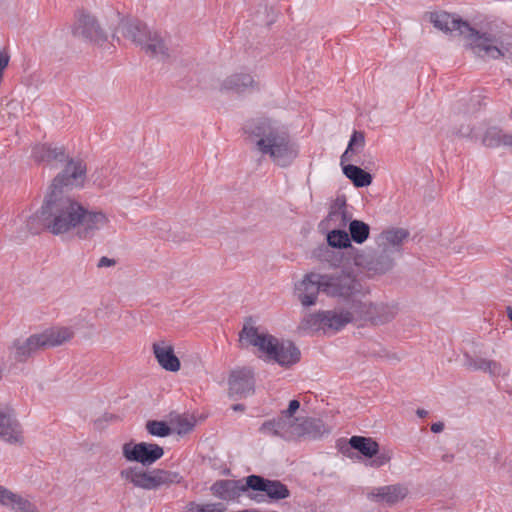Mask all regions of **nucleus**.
<instances>
[{
  "label": "nucleus",
  "mask_w": 512,
  "mask_h": 512,
  "mask_svg": "<svg viewBox=\"0 0 512 512\" xmlns=\"http://www.w3.org/2000/svg\"><path fill=\"white\" fill-rule=\"evenodd\" d=\"M365 146V136L361 131H354L350 137L347 149L340 157V163L343 167L344 175L352 181L355 187H367L372 183V176L362 168L346 164L353 161L352 156L362 152Z\"/></svg>",
  "instance_id": "obj_7"
},
{
  "label": "nucleus",
  "mask_w": 512,
  "mask_h": 512,
  "mask_svg": "<svg viewBox=\"0 0 512 512\" xmlns=\"http://www.w3.org/2000/svg\"><path fill=\"white\" fill-rule=\"evenodd\" d=\"M409 236L407 230L402 228H393L383 231L378 239V244L384 249L385 253H397L403 241Z\"/></svg>",
  "instance_id": "obj_24"
},
{
  "label": "nucleus",
  "mask_w": 512,
  "mask_h": 512,
  "mask_svg": "<svg viewBox=\"0 0 512 512\" xmlns=\"http://www.w3.org/2000/svg\"><path fill=\"white\" fill-rule=\"evenodd\" d=\"M349 444L353 449L368 458H372L379 451L378 443L372 438L352 436L349 440Z\"/></svg>",
  "instance_id": "obj_33"
},
{
  "label": "nucleus",
  "mask_w": 512,
  "mask_h": 512,
  "mask_svg": "<svg viewBox=\"0 0 512 512\" xmlns=\"http://www.w3.org/2000/svg\"><path fill=\"white\" fill-rule=\"evenodd\" d=\"M507 315H508V318L512 321V307L507 308Z\"/></svg>",
  "instance_id": "obj_53"
},
{
  "label": "nucleus",
  "mask_w": 512,
  "mask_h": 512,
  "mask_svg": "<svg viewBox=\"0 0 512 512\" xmlns=\"http://www.w3.org/2000/svg\"><path fill=\"white\" fill-rule=\"evenodd\" d=\"M79 224L75 231L76 237L81 240L94 238L99 231L104 229L110 222L108 215L101 210H89L82 205Z\"/></svg>",
  "instance_id": "obj_11"
},
{
  "label": "nucleus",
  "mask_w": 512,
  "mask_h": 512,
  "mask_svg": "<svg viewBox=\"0 0 512 512\" xmlns=\"http://www.w3.org/2000/svg\"><path fill=\"white\" fill-rule=\"evenodd\" d=\"M299 408L300 402L294 399L289 402L288 408L283 410L281 413H284L288 416H295V413Z\"/></svg>",
  "instance_id": "obj_44"
},
{
  "label": "nucleus",
  "mask_w": 512,
  "mask_h": 512,
  "mask_svg": "<svg viewBox=\"0 0 512 512\" xmlns=\"http://www.w3.org/2000/svg\"><path fill=\"white\" fill-rule=\"evenodd\" d=\"M350 218L351 216L347 211L345 199L343 197H338L334 204L331 206L329 214L323 223L327 227H331L333 229H341L347 225L348 221H350Z\"/></svg>",
  "instance_id": "obj_25"
},
{
  "label": "nucleus",
  "mask_w": 512,
  "mask_h": 512,
  "mask_svg": "<svg viewBox=\"0 0 512 512\" xmlns=\"http://www.w3.org/2000/svg\"><path fill=\"white\" fill-rule=\"evenodd\" d=\"M394 254L395 253H385L382 248V252L377 256L374 260L368 262L366 267L368 270L374 271L376 273H386L394 266Z\"/></svg>",
  "instance_id": "obj_34"
},
{
  "label": "nucleus",
  "mask_w": 512,
  "mask_h": 512,
  "mask_svg": "<svg viewBox=\"0 0 512 512\" xmlns=\"http://www.w3.org/2000/svg\"><path fill=\"white\" fill-rule=\"evenodd\" d=\"M482 143L488 148H496L501 145H507L512 147V134L505 135L497 127L488 128L482 138Z\"/></svg>",
  "instance_id": "obj_32"
},
{
  "label": "nucleus",
  "mask_w": 512,
  "mask_h": 512,
  "mask_svg": "<svg viewBox=\"0 0 512 512\" xmlns=\"http://www.w3.org/2000/svg\"><path fill=\"white\" fill-rule=\"evenodd\" d=\"M408 494V489L402 484L387 485L374 488L368 495L371 500L394 505L402 501Z\"/></svg>",
  "instance_id": "obj_21"
},
{
  "label": "nucleus",
  "mask_w": 512,
  "mask_h": 512,
  "mask_svg": "<svg viewBox=\"0 0 512 512\" xmlns=\"http://www.w3.org/2000/svg\"><path fill=\"white\" fill-rule=\"evenodd\" d=\"M249 487H245V483L239 480H219L212 485V491L215 495L222 499H232L246 492Z\"/></svg>",
  "instance_id": "obj_29"
},
{
  "label": "nucleus",
  "mask_w": 512,
  "mask_h": 512,
  "mask_svg": "<svg viewBox=\"0 0 512 512\" xmlns=\"http://www.w3.org/2000/svg\"><path fill=\"white\" fill-rule=\"evenodd\" d=\"M444 429V424L442 422H435L431 425V431L433 433H440Z\"/></svg>",
  "instance_id": "obj_47"
},
{
  "label": "nucleus",
  "mask_w": 512,
  "mask_h": 512,
  "mask_svg": "<svg viewBox=\"0 0 512 512\" xmlns=\"http://www.w3.org/2000/svg\"><path fill=\"white\" fill-rule=\"evenodd\" d=\"M94 182L101 188H104L106 186V184L104 183L103 180H98V178H95L94 179Z\"/></svg>",
  "instance_id": "obj_52"
},
{
  "label": "nucleus",
  "mask_w": 512,
  "mask_h": 512,
  "mask_svg": "<svg viewBox=\"0 0 512 512\" xmlns=\"http://www.w3.org/2000/svg\"><path fill=\"white\" fill-rule=\"evenodd\" d=\"M353 321L354 314L349 310H319L307 314L301 321V328L311 332L336 333Z\"/></svg>",
  "instance_id": "obj_6"
},
{
  "label": "nucleus",
  "mask_w": 512,
  "mask_h": 512,
  "mask_svg": "<svg viewBox=\"0 0 512 512\" xmlns=\"http://www.w3.org/2000/svg\"><path fill=\"white\" fill-rule=\"evenodd\" d=\"M81 211L82 204L77 200L49 191L37 214L27 220V229L37 233L43 227L55 236L75 235Z\"/></svg>",
  "instance_id": "obj_2"
},
{
  "label": "nucleus",
  "mask_w": 512,
  "mask_h": 512,
  "mask_svg": "<svg viewBox=\"0 0 512 512\" xmlns=\"http://www.w3.org/2000/svg\"><path fill=\"white\" fill-rule=\"evenodd\" d=\"M123 457L130 462H138L143 466L152 465L164 455L161 446L154 443L128 442L122 446Z\"/></svg>",
  "instance_id": "obj_13"
},
{
  "label": "nucleus",
  "mask_w": 512,
  "mask_h": 512,
  "mask_svg": "<svg viewBox=\"0 0 512 512\" xmlns=\"http://www.w3.org/2000/svg\"><path fill=\"white\" fill-rule=\"evenodd\" d=\"M0 438L9 444H22V428L13 409L0 406Z\"/></svg>",
  "instance_id": "obj_20"
},
{
  "label": "nucleus",
  "mask_w": 512,
  "mask_h": 512,
  "mask_svg": "<svg viewBox=\"0 0 512 512\" xmlns=\"http://www.w3.org/2000/svg\"><path fill=\"white\" fill-rule=\"evenodd\" d=\"M299 419L295 416H288L284 413L268 421H265L259 428L263 435L279 437L285 441L297 439Z\"/></svg>",
  "instance_id": "obj_12"
},
{
  "label": "nucleus",
  "mask_w": 512,
  "mask_h": 512,
  "mask_svg": "<svg viewBox=\"0 0 512 512\" xmlns=\"http://www.w3.org/2000/svg\"><path fill=\"white\" fill-rule=\"evenodd\" d=\"M120 477L144 490H156L162 486L179 484L183 479L178 472L163 469L144 470L138 466L122 469Z\"/></svg>",
  "instance_id": "obj_5"
},
{
  "label": "nucleus",
  "mask_w": 512,
  "mask_h": 512,
  "mask_svg": "<svg viewBox=\"0 0 512 512\" xmlns=\"http://www.w3.org/2000/svg\"><path fill=\"white\" fill-rule=\"evenodd\" d=\"M272 341H274V336L268 333H260L258 329L252 325L251 318L244 323L243 328L239 332V342L242 347L253 346L263 354H265L266 351H271Z\"/></svg>",
  "instance_id": "obj_19"
},
{
  "label": "nucleus",
  "mask_w": 512,
  "mask_h": 512,
  "mask_svg": "<svg viewBox=\"0 0 512 512\" xmlns=\"http://www.w3.org/2000/svg\"><path fill=\"white\" fill-rule=\"evenodd\" d=\"M325 280L324 294L343 302H351L355 310L365 296L367 290L357 276L347 269H341L330 274H323Z\"/></svg>",
  "instance_id": "obj_4"
},
{
  "label": "nucleus",
  "mask_w": 512,
  "mask_h": 512,
  "mask_svg": "<svg viewBox=\"0 0 512 512\" xmlns=\"http://www.w3.org/2000/svg\"><path fill=\"white\" fill-rule=\"evenodd\" d=\"M328 246L334 248H347L351 247L349 234L342 229H332L327 234Z\"/></svg>",
  "instance_id": "obj_38"
},
{
  "label": "nucleus",
  "mask_w": 512,
  "mask_h": 512,
  "mask_svg": "<svg viewBox=\"0 0 512 512\" xmlns=\"http://www.w3.org/2000/svg\"><path fill=\"white\" fill-rule=\"evenodd\" d=\"M174 430L179 435H185L195 427V419L190 416H177L173 420Z\"/></svg>",
  "instance_id": "obj_39"
},
{
  "label": "nucleus",
  "mask_w": 512,
  "mask_h": 512,
  "mask_svg": "<svg viewBox=\"0 0 512 512\" xmlns=\"http://www.w3.org/2000/svg\"><path fill=\"white\" fill-rule=\"evenodd\" d=\"M32 157L38 163H52L53 161H63L66 159L63 146H54L47 144L35 145L32 149Z\"/></svg>",
  "instance_id": "obj_26"
},
{
  "label": "nucleus",
  "mask_w": 512,
  "mask_h": 512,
  "mask_svg": "<svg viewBox=\"0 0 512 512\" xmlns=\"http://www.w3.org/2000/svg\"><path fill=\"white\" fill-rule=\"evenodd\" d=\"M72 31L75 37L95 44H101L107 39L96 18L85 11L78 12Z\"/></svg>",
  "instance_id": "obj_14"
},
{
  "label": "nucleus",
  "mask_w": 512,
  "mask_h": 512,
  "mask_svg": "<svg viewBox=\"0 0 512 512\" xmlns=\"http://www.w3.org/2000/svg\"><path fill=\"white\" fill-rule=\"evenodd\" d=\"M229 396L243 398L254 392V375L251 368L243 367L230 372L228 379Z\"/></svg>",
  "instance_id": "obj_18"
},
{
  "label": "nucleus",
  "mask_w": 512,
  "mask_h": 512,
  "mask_svg": "<svg viewBox=\"0 0 512 512\" xmlns=\"http://www.w3.org/2000/svg\"><path fill=\"white\" fill-rule=\"evenodd\" d=\"M464 366L469 370L482 371L493 377L505 375V370L500 362L480 356H472L468 353L464 354Z\"/></svg>",
  "instance_id": "obj_23"
},
{
  "label": "nucleus",
  "mask_w": 512,
  "mask_h": 512,
  "mask_svg": "<svg viewBox=\"0 0 512 512\" xmlns=\"http://www.w3.org/2000/svg\"><path fill=\"white\" fill-rule=\"evenodd\" d=\"M416 414L420 417V418H424L428 415V411L424 410V409H417L416 411Z\"/></svg>",
  "instance_id": "obj_48"
},
{
  "label": "nucleus",
  "mask_w": 512,
  "mask_h": 512,
  "mask_svg": "<svg viewBox=\"0 0 512 512\" xmlns=\"http://www.w3.org/2000/svg\"><path fill=\"white\" fill-rule=\"evenodd\" d=\"M245 487L250 490L260 492L248 494L249 498L257 503L277 502L290 497V490L279 480H270L259 475H249L245 478Z\"/></svg>",
  "instance_id": "obj_8"
},
{
  "label": "nucleus",
  "mask_w": 512,
  "mask_h": 512,
  "mask_svg": "<svg viewBox=\"0 0 512 512\" xmlns=\"http://www.w3.org/2000/svg\"><path fill=\"white\" fill-rule=\"evenodd\" d=\"M153 354L160 365L166 371L177 372L180 369V360L174 354L172 345L165 341L156 342L152 346Z\"/></svg>",
  "instance_id": "obj_22"
},
{
  "label": "nucleus",
  "mask_w": 512,
  "mask_h": 512,
  "mask_svg": "<svg viewBox=\"0 0 512 512\" xmlns=\"http://www.w3.org/2000/svg\"><path fill=\"white\" fill-rule=\"evenodd\" d=\"M149 434L157 437H166L171 434L170 426L164 421L150 420L146 423Z\"/></svg>",
  "instance_id": "obj_40"
},
{
  "label": "nucleus",
  "mask_w": 512,
  "mask_h": 512,
  "mask_svg": "<svg viewBox=\"0 0 512 512\" xmlns=\"http://www.w3.org/2000/svg\"><path fill=\"white\" fill-rule=\"evenodd\" d=\"M350 241L353 240L357 244H362L367 240L370 233V227L363 221L352 220L349 223Z\"/></svg>",
  "instance_id": "obj_36"
},
{
  "label": "nucleus",
  "mask_w": 512,
  "mask_h": 512,
  "mask_svg": "<svg viewBox=\"0 0 512 512\" xmlns=\"http://www.w3.org/2000/svg\"><path fill=\"white\" fill-rule=\"evenodd\" d=\"M429 21L444 33L457 32L463 36L472 52L481 58L500 59L512 50V29L503 22L492 21L476 30L444 11L429 13Z\"/></svg>",
  "instance_id": "obj_1"
},
{
  "label": "nucleus",
  "mask_w": 512,
  "mask_h": 512,
  "mask_svg": "<svg viewBox=\"0 0 512 512\" xmlns=\"http://www.w3.org/2000/svg\"><path fill=\"white\" fill-rule=\"evenodd\" d=\"M391 460V454L390 453H381L376 454L375 458L372 460V466L374 467H380L385 464H387Z\"/></svg>",
  "instance_id": "obj_43"
},
{
  "label": "nucleus",
  "mask_w": 512,
  "mask_h": 512,
  "mask_svg": "<svg viewBox=\"0 0 512 512\" xmlns=\"http://www.w3.org/2000/svg\"><path fill=\"white\" fill-rule=\"evenodd\" d=\"M393 359H395V360H397V361H398V360H399V357H396L395 355H393Z\"/></svg>",
  "instance_id": "obj_54"
},
{
  "label": "nucleus",
  "mask_w": 512,
  "mask_h": 512,
  "mask_svg": "<svg viewBox=\"0 0 512 512\" xmlns=\"http://www.w3.org/2000/svg\"><path fill=\"white\" fill-rule=\"evenodd\" d=\"M4 111L9 118H17L23 111L21 103L17 100H11L7 103Z\"/></svg>",
  "instance_id": "obj_42"
},
{
  "label": "nucleus",
  "mask_w": 512,
  "mask_h": 512,
  "mask_svg": "<svg viewBox=\"0 0 512 512\" xmlns=\"http://www.w3.org/2000/svg\"><path fill=\"white\" fill-rule=\"evenodd\" d=\"M6 507L14 512H38L36 505L28 498L12 492L9 503Z\"/></svg>",
  "instance_id": "obj_37"
},
{
  "label": "nucleus",
  "mask_w": 512,
  "mask_h": 512,
  "mask_svg": "<svg viewBox=\"0 0 512 512\" xmlns=\"http://www.w3.org/2000/svg\"><path fill=\"white\" fill-rule=\"evenodd\" d=\"M141 48L152 57L165 59L169 57V48L166 39L157 31H150L147 40Z\"/></svg>",
  "instance_id": "obj_27"
},
{
  "label": "nucleus",
  "mask_w": 512,
  "mask_h": 512,
  "mask_svg": "<svg viewBox=\"0 0 512 512\" xmlns=\"http://www.w3.org/2000/svg\"><path fill=\"white\" fill-rule=\"evenodd\" d=\"M28 339H18L13 342L10 347V353L13 358L18 362H25L35 354L29 345Z\"/></svg>",
  "instance_id": "obj_35"
},
{
  "label": "nucleus",
  "mask_w": 512,
  "mask_h": 512,
  "mask_svg": "<svg viewBox=\"0 0 512 512\" xmlns=\"http://www.w3.org/2000/svg\"><path fill=\"white\" fill-rule=\"evenodd\" d=\"M115 264H116V261L114 259L103 256L99 259V261L97 263V267L98 268L112 267Z\"/></svg>",
  "instance_id": "obj_46"
},
{
  "label": "nucleus",
  "mask_w": 512,
  "mask_h": 512,
  "mask_svg": "<svg viewBox=\"0 0 512 512\" xmlns=\"http://www.w3.org/2000/svg\"><path fill=\"white\" fill-rule=\"evenodd\" d=\"M225 506L222 503H210L200 505L190 502L186 505L183 512H224Z\"/></svg>",
  "instance_id": "obj_41"
},
{
  "label": "nucleus",
  "mask_w": 512,
  "mask_h": 512,
  "mask_svg": "<svg viewBox=\"0 0 512 512\" xmlns=\"http://www.w3.org/2000/svg\"><path fill=\"white\" fill-rule=\"evenodd\" d=\"M119 31L125 38L131 40L139 46H142L147 40L151 30L148 29L146 24L139 21H133L122 23L119 26Z\"/></svg>",
  "instance_id": "obj_28"
},
{
  "label": "nucleus",
  "mask_w": 512,
  "mask_h": 512,
  "mask_svg": "<svg viewBox=\"0 0 512 512\" xmlns=\"http://www.w3.org/2000/svg\"><path fill=\"white\" fill-rule=\"evenodd\" d=\"M329 432L330 429L320 419L300 418L297 439L301 437L319 438Z\"/></svg>",
  "instance_id": "obj_30"
},
{
  "label": "nucleus",
  "mask_w": 512,
  "mask_h": 512,
  "mask_svg": "<svg viewBox=\"0 0 512 512\" xmlns=\"http://www.w3.org/2000/svg\"><path fill=\"white\" fill-rule=\"evenodd\" d=\"M355 263H356V265H359V266H363V265H365V263H364V261L361 259V256H360V255H358V256H356V257H355Z\"/></svg>",
  "instance_id": "obj_50"
},
{
  "label": "nucleus",
  "mask_w": 512,
  "mask_h": 512,
  "mask_svg": "<svg viewBox=\"0 0 512 512\" xmlns=\"http://www.w3.org/2000/svg\"><path fill=\"white\" fill-rule=\"evenodd\" d=\"M257 86L250 74H233L227 77L222 83V89L233 90L238 93L245 92Z\"/></svg>",
  "instance_id": "obj_31"
},
{
  "label": "nucleus",
  "mask_w": 512,
  "mask_h": 512,
  "mask_svg": "<svg viewBox=\"0 0 512 512\" xmlns=\"http://www.w3.org/2000/svg\"><path fill=\"white\" fill-rule=\"evenodd\" d=\"M74 336V331L70 327L53 326L43 330L40 333H35L27 337L29 345L31 346L34 354L57 346H61L70 341Z\"/></svg>",
  "instance_id": "obj_9"
},
{
  "label": "nucleus",
  "mask_w": 512,
  "mask_h": 512,
  "mask_svg": "<svg viewBox=\"0 0 512 512\" xmlns=\"http://www.w3.org/2000/svg\"><path fill=\"white\" fill-rule=\"evenodd\" d=\"M271 346V351H266L264 354L268 360L274 361L282 367H289L300 361L301 352L292 341H280L274 337Z\"/></svg>",
  "instance_id": "obj_17"
},
{
  "label": "nucleus",
  "mask_w": 512,
  "mask_h": 512,
  "mask_svg": "<svg viewBox=\"0 0 512 512\" xmlns=\"http://www.w3.org/2000/svg\"><path fill=\"white\" fill-rule=\"evenodd\" d=\"M245 131L256 138V147L280 167L290 166L298 157V145L278 121L260 118L246 124Z\"/></svg>",
  "instance_id": "obj_3"
},
{
  "label": "nucleus",
  "mask_w": 512,
  "mask_h": 512,
  "mask_svg": "<svg viewBox=\"0 0 512 512\" xmlns=\"http://www.w3.org/2000/svg\"><path fill=\"white\" fill-rule=\"evenodd\" d=\"M454 456L452 454H446L442 457L443 461L445 462H451L453 460Z\"/></svg>",
  "instance_id": "obj_51"
},
{
  "label": "nucleus",
  "mask_w": 512,
  "mask_h": 512,
  "mask_svg": "<svg viewBox=\"0 0 512 512\" xmlns=\"http://www.w3.org/2000/svg\"><path fill=\"white\" fill-rule=\"evenodd\" d=\"M86 165L82 160L69 159L61 173L52 181L49 191L62 193L63 188L82 187L86 177Z\"/></svg>",
  "instance_id": "obj_10"
},
{
  "label": "nucleus",
  "mask_w": 512,
  "mask_h": 512,
  "mask_svg": "<svg viewBox=\"0 0 512 512\" xmlns=\"http://www.w3.org/2000/svg\"><path fill=\"white\" fill-rule=\"evenodd\" d=\"M355 312L360 318L371 321L373 324H384L395 318L397 307L393 304L359 302Z\"/></svg>",
  "instance_id": "obj_16"
},
{
  "label": "nucleus",
  "mask_w": 512,
  "mask_h": 512,
  "mask_svg": "<svg viewBox=\"0 0 512 512\" xmlns=\"http://www.w3.org/2000/svg\"><path fill=\"white\" fill-rule=\"evenodd\" d=\"M12 491L0 485V504L5 506L9 503Z\"/></svg>",
  "instance_id": "obj_45"
},
{
  "label": "nucleus",
  "mask_w": 512,
  "mask_h": 512,
  "mask_svg": "<svg viewBox=\"0 0 512 512\" xmlns=\"http://www.w3.org/2000/svg\"><path fill=\"white\" fill-rule=\"evenodd\" d=\"M244 408H245V407H244V405H243V404H234V405L232 406V409H233L234 411H243V410H244Z\"/></svg>",
  "instance_id": "obj_49"
},
{
  "label": "nucleus",
  "mask_w": 512,
  "mask_h": 512,
  "mask_svg": "<svg viewBox=\"0 0 512 512\" xmlns=\"http://www.w3.org/2000/svg\"><path fill=\"white\" fill-rule=\"evenodd\" d=\"M325 280L323 273L311 271L304 275L296 287L298 299L304 307L315 305L320 292L324 294Z\"/></svg>",
  "instance_id": "obj_15"
}]
</instances>
